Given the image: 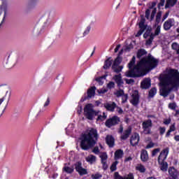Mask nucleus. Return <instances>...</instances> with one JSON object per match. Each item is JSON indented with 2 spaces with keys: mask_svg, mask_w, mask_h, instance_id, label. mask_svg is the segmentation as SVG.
Returning <instances> with one entry per match:
<instances>
[{
  "mask_svg": "<svg viewBox=\"0 0 179 179\" xmlns=\"http://www.w3.org/2000/svg\"><path fill=\"white\" fill-rule=\"evenodd\" d=\"M152 123L151 120H145L143 122L142 127H143V132L144 134H145V135H149L152 134V131L150 130V128H152Z\"/></svg>",
  "mask_w": 179,
  "mask_h": 179,
  "instance_id": "6e6552de",
  "label": "nucleus"
},
{
  "mask_svg": "<svg viewBox=\"0 0 179 179\" xmlns=\"http://www.w3.org/2000/svg\"><path fill=\"white\" fill-rule=\"evenodd\" d=\"M99 139V134L96 129H89L80 138V146L83 150H87L96 145V141Z\"/></svg>",
  "mask_w": 179,
  "mask_h": 179,
  "instance_id": "7ed1b4c3",
  "label": "nucleus"
},
{
  "mask_svg": "<svg viewBox=\"0 0 179 179\" xmlns=\"http://www.w3.org/2000/svg\"><path fill=\"white\" fill-rule=\"evenodd\" d=\"M169 13L166 12L163 17V20H166V19H167V17H169Z\"/></svg>",
  "mask_w": 179,
  "mask_h": 179,
  "instance_id": "e2e57ef3",
  "label": "nucleus"
},
{
  "mask_svg": "<svg viewBox=\"0 0 179 179\" xmlns=\"http://www.w3.org/2000/svg\"><path fill=\"white\" fill-rule=\"evenodd\" d=\"M94 94H96V87H92L88 90L87 96L92 99V97H94Z\"/></svg>",
  "mask_w": 179,
  "mask_h": 179,
  "instance_id": "cd10ccee",
  "label": "nucleus"
},
{
  "mask_svg": "<svg viewBox=\"0 0 179 179\" xmlns=\"http://www.w3.org/2000/svg\"><path fill=\"white\" fill-rule=\"evenodd\" d=\"M63 170L66 171V173H68L69 174H71V173H73V168L72 167L64 166Z\"/></svg>",
  "mask_w": 179,
  "mask_h": 179,
  "instance_id": "58836bf2",
  "label": "nucleus"
},
{
  "mask_svg": "<svg viewBox=\"0 0 179 179\" xmlns=\"http://www.w3.org/2000/svg\"><path fill=\"white\" fill-rule=\"evenodd\" d=\"M169 131H171L172 132H174V131H176V124H173L170 126Z\"/></svg>",
  "mask_w": 179,
  "mask_h": 179,
  "instance_id": "4d7b16f0",
  "label": "nucleus"
},
{
  "mask_svg": "<svg viewBox=\"0 0 179 179\" xmlns=\"http://www.w3.org/2000/svg\"><path fill=\"white\" fill-rule=\"evenodd\" d=\"M117 164H118V162L116 161L113 162L110 166L111 171H115L117 170Z\"/></svg>",
  "mask_w": 179,
  "mask_h": 179,
  "instance_id": "79ce46f5",
  "label": "nucleus"
},
{
  "mask_svg": "<svg viewBox=\"0 0 179 179\" xmlns=\"http://www.w3.org/2000/svg\"><path fill=\"white\" fill-rule=\"evenodd\" d=\"M141 159L143 162L148 161V159H149V155H148V151L143 150L141 152Z\"/></svg>",
  "mask_w": 179,
  "mask_h": 179,
  "instance_id": "c756f323",
  "label": "nucleus"
},
{
  "mask_svg": "<svg viewBox=\"0 0 179 179\" xmlns=\"http://www.w3.org/2000/svg\"><path fill=\"white\" fill-rule=\"evenodd\" d=\"M106 141V143H107V145H108L109 148H113V146H114L115 140H114L113 136H107Z\"/></svg>",
  "mask_w": 179,
  "mask_h": 179,
  "instance_id": "393cba45",
  "label": "nucleus"
},
{
  "mask_svg": "<svg viewBox=\"0 0 179 179\" xmlns=\"http://www.w3.org/2000/svg\"><path fill=\"white\" fill-rule=\"evenodd\" d=\"M150 83V78H145L141 82V88L142 89H149V87L151 86Z\"/></svg>",
  "mask_w": 179,
  "mask_h": 179,
  "instance_id": "aec40b11",
  "label": "nucleus"
},
{
  "mask_svg": "<svg viewBox=\"0 0 179 179\" xmlns=\"http://www.w3.org/2000/svg\"><path fill=\"white\" fill-rule=\"evenodd\" d=\"M96 80L99 83V85H103V77L96 78Z\"/></svg>",
  "mask_w": 179,
  "mask_h": 179,
  "instance_id": "6e6d98bb",
  "label": "nucleus"
},
{
  "mask_svg": "<svg viewBox=\"0 0 179 179\" xmlns=\"http://www.w3.org/2000/svg\"><path fill=\"white\" fill-rule=\"evenodd\" d=\"M159 152H160V149L159 148H157V149L154 150L152 151V156H156V154L159 153Z\"/></svg>",
  "mask_w": 179,
  "mask_h": 179,
  "instance_id": "bf43d9fd",
  "label": "nucleus"
},
{
  "mask_svg": "<svg viewBox=\"0 0 179 179\" xmlns=\"http://www.w3.org/2000/svg\"><path fill=\"white\" fill-rule=\"evenodd\" d=\"M177 0H166L165 8H171L172 6H175Z\"/></svg>",
  "mask_w": 179,
  "mask_h": 179,
  "instance_id": "7c9ffc66",
  "label": "nucleus"
},
{
  "mask_svg": "<svg viewBox=\"0 0 179 179\" xmlns=\"http://www.w3.org/2000/svg\"><path fill=\"white\" fill-rule=\"evenodd\" d=\"M121 61L122 59H120V57H117L115 59L114 63L112 66L113 71L116 73H120V72L122 71V66H120V64H121Z\"/></svg>",
  "mask_w": 179,
  "mask_h": 179,
  "instance_id": "1a4fd4ad",
  "label": "nucleus"
},
{
  "mask_svg": "<svg viewBox=\"0 0 179 179\" xmlns=\"http://www.w3.org/2000/svg\"><path fill=\"white\" fill-rule=\"evenodd\" d=\"M114 177L115 179H134V174L129 173L127 176L123 178L121 176H120V173H118V172H115Z\"/></svg>",
  "mask_w": 179,
  "mask_h": 179,
  "instance_id": "412c9836",
  "label": "nucleus"
},
{
  "mask_svg": "<svg viewBox=\"0 0 179 179\" xmlns=\"http://www.w3.org/2000/svg\"><path fill=\"white\" fill-rule=\"evenodd\" d=\"M76 170L80 176H85V174H87V171L82 167V164L80 162H77L76 164Z\"/></svg>",
  "mask_w": 179,
  "mask_h": 179,
  "instance_id": "2eb2a0df",
  "label": "nucleus"
},
{
  "mask_svg": "<svg viewBox=\"0 0 179 179\" xmlns=\"http://www.w3.org/2000/svg\"><path fill=\"white\" fill-rule=\"evenodd\" d=\"M8 14V8L5 4L0 6V29L6 22V15Z\"/></svg>",
  "mask_w": 179,
  "mask_h": 179,
  "instance_id": "0eeeda50",
  "label": "nucleus"
},
{
  "mask_svg": "<svg viewBox=\"0 0 179 179\" xmlns=\"http://www.w3.org/2000/svg\"><path fill=\"white\" fill-rule=\"evenodd\" d=\"M127 83L130 85L131 83H134V80L130 79V80H126Z\"/></svg>",
  "mask_w": 179,
  "mask_h": 179,
  "instance_id": "338daca9",
  "label": "nucleus"
},
{
  "mask_svg": "<svg viewBox=\"0 0 179 179\" xmlns=\"http://www.w3.org/2000/svg\"><path fill=\"white\" fill-rule=\"evenodd\" d=\"M158 163L162 171H167V169L169 167L167 162H164V160H158Z\"/></svg>",
  "mask_w": 179,
  "mask_h": 179,
  "instance_id": "b1692460",
  "label": "nucleus"
},
{
  "mask_svg": "<svg viewBox=\"0 0 179 179\" xmlns=\"http://www.w3.org/2000/svg\"><path fill=\"white\" fill-rule=\"evenodd\" d=\"M174 139H175V141H176L177 142H179V135L176 136L174 137Z\"/></svg>",
  "mask_w": 179,
  "mask_h": 179,
  "instance_id": "774afa93",
  "label": "nucleus"
},
{
  "mask_svg": "<svg viewBox=\"0 0 179 179\" xmlns=\"http://www.w3.org/2000/svg\"><path fill=\"white\" fill-rule=\"evenodd\" d=\"M111 64H113V60H110V59H108L105 62V64L103 66V69H108V68H110V66H111Z\"/></svg>",
  "mask_w": 179,
  "mask_h": 179,
  "instance_id": "f704fd0d",
  "label": "nucleus"
},
{
  "mask_svg": "<svg viewBox=\"0 0 179 179\" xmlns=\"http://www.w3.org/2000/svg\"><path fill=\"white\" fill-rule=\"evenodd\" d=\"M166 0H160L159 3L158 4V8H161V6H164V3Z\"/></svg>",
  "mask_w": 179,
  "mask_h": 179,
  "instance_id": "13d9d810",
  "label": "nucleus"
},
{
  "mask_svg": "<svg viewBox=\"0 0 179 179\" xmlns=\"http://www.w3.org/2000/svg\"><path fill=\"white\" fill-rule=\"evenodd\" d=\"M128 100V95L127 94H123L122 96V103H127Z\"/></svg>",
  "mask_w": 179,
  "mask_h": 179,
  "instance_id": "de8ad7c7",
  "label": "nucleus"
},
{
  "mask_svg": "<svg viewBox=\"0 0 179 179\" xmlns=\"http://www.w3.org/2000/svg\"><path fill=\"white\" fill-rule=\"evenodd\" d=\"M114 94L115 96H116V97H122L124 94V90H117L114 93Z\"/></svg>",
  "mask_w": 179,
  "mask_h": 179,
  "instance_id": "e433bc0d",
  "label": "nucleus"
},
{
  "mask_svg": "<svg viewBox=\"0 0 179 179\" xmlns=\"http://www.w3.org/2000/svg\"><path fill=\"white\" fill-rule=\"evenodd\" d=\"M118 122H120V118L117 116H114L113 117L108 120L106 122V125L108 128H111V127H113L114 125H117V124H118Z\"/></svg>",
  "mask_w": 179,
  "mask_h": 179,
  "instance_id": "4468645a",
  "label": "nucleus"
},
{
  "mask_svg": "<svg viewBox=\"0 0 179 179\" xmlns=\"http://www.w3.org/2000/svg\"><path fill=\"white\" fill-rule=\"evenodd\" d=\"M124 156V151L122 150H117L115 152V160H119Z\"/></svg>",
  "mask_w": 179,
  "mask_h": 179,
  "instance_id": "bb28decb",
  "label": "nucleus"
},
{
  "mask_svg": "<svg viewBox=\"0 0 179 179\" xmlns=\"http://www.w3.org/2000/svg\"><path fill=\"white\" fill-rule=\"evenodd\" d=\"M171 122V119L169 118V119H165L164 120V124L165 125H169V124H170Z\"/></svg>",
  "mask_w": 179,
  "mask_h": 179,
  "instance_id": "5fc2aeb1",
  "label": "nucleus"
},
{
  "mask_svg": "<svg viewBox=\"0 0 179 179\" xmlns=\"http://www.w3.org/2000/svg\"><path fill=\"white\" fill-rule=\"evenodd\" d=\"M131 160H132V157H126V159H124V162H131Z\"/></svg>",
  "mask_w": 179,
  "mask_h": 179,
  "instance_id": "69168bd1",
  "label": "nucleus"
},
{
  "mask_svg": "<svg viewBox=\"0 0 179 179\" xmlns=\"http://www.w3.org/2000/svg\"><path fill=\"white\" fill-rule=\"evenodd\" d=\"M154 145L155 144H153V143H150L148 145H147L146 149H150L151 148H153Z\"/></svg>",
  "mask_w": 179,
  "mask_h": 179,
  "instance_id": "680f3d73",
  "label": "nucleus"
},
{
  "mask_svg": "<svg viewBox=\"0 0 179 179\" xmlns=\"http://www.w3.org/2000/svg\"><path fill=\"white\" fill-rule=\"evenodd\" d=\"M136 170L140 171L141 173H145L146 171V169H145V166L142 164H138L136 166Z\"/></svg>",
  "mask_w": 179,
  "mask_h": 179,
  "instance_id": "c9c22d12",
  "label": "nucleus"
},
{
  "mask_svg": "<svg viewBox=\"0 0 179 179\" xmlns=\"http://www.w3.org/2000/svg\"><path fill=\"white\" fill-rule=\"evenodd\" d=\"M158 64L159 60L154 58L152 55H148V57L141 59L137 65L134 67V65H135V57H133L132 59L129 63V71L126 72L125 75L127 78H139L141 76H145L149 71L155 69Z\"/></svg>",
  "mask_w": 179,
  "mask_h": 179,
  "instance_id": "f257e3e1",
  "label": "nucleus"
},
{
  "mask_svg": "<svg viewBox=\"0 0 179 179\" xmlns=\"http://www.w3.org/2000/svg\"><path fill=\"white\" fill-rule=\"evenodd\" d=\"M172 48L173 50H175L176 51L177 54H179V45L177 43H173L172 44Z\"/></svg>",
  "mask_w": 179,
  "mask_h": 179,
  "instance_id": "a19ab883",
  "label": "nucleus"
},
{
  "mask_svg": "<svg viewBox=\"0 0 179 179\" xmlns=\"http://www.w3.org/2000/svg\"><path fill=\"white\" fill-rule=\"evenodd\" d=\"M114 86H115V84L114 83V82H110L107 85L108 89H113V87H114Z\"/></svg>",
  "mask_w": 179,
  "mask_h": 179,
  "instance_id": "8fccbe9b",
  "label": "nucleus"
},
{
  "mask_svg": "<svg viewBox=\"0 0 179 179\" xmlns=\"http://www.w3.org/2000/svg\"><path fill=\"white\" fill-rule=\"evenodd\" d=\"M16 64H17V57H8L4 66L7 69H12Z\"/></svg>",
  "mask_w": 179,
  "mask_h": 179,
  "instance_id": "9b49d317",
  "label": "nucleus"
},
{
  "mask_svg": "<svg viewBox=\"0 0 179 179\" xmlns=\"http://www.w3.org/2000/svg\"><path fill=\"white\" fill-rule=\"evenodd\" d=\"M174 26V20H168L164 24V30H170Z\"/></svg>",
  "mask_w": 179,
  "mask_h": 179,
  "instance_id": "6ab92c4d",
  "label": "nucleus"
},
{
  "mask_svg": "<svg viewBox=\"0 0 179 179\" xmlns=\"http://www.w3.org/2000/svg\"><path fill=\"white\" fill-rule=\"evenodd\" d=\"M161 19H162V11H159L157 14L156 20H155L156 23L155 24H158V23L160 22Z\"/></svg>",
  "mask_w": 179,
  "mask_h": 179,
  "instance_id": "4c0bfd02",
  "label": "nucleus"
},
{
  "mask_svg": "<svg viewBox=\"0 0 179 179\" xmlns=\"http://www.w3.org/2000/svg\"><path fill=\"white\" fill-rule=\"evenodd\" d=\"M92 29V27H91L90 26H87V27L85 28V31H84V33H83L84 36H86V35H87L89 33H90V29Z\"/></svg>",
  "mask_w": 179,
  "mask_h": 179,
  "instance_id": "a18cd8bd",
  "label": "nucleus"
},
{
  "mask_svg": "<svg viewBox=\"0 0 179 179\" xmlns=\"http://www.w3.org/2000/svg\"><path fill=\"white\" fill-rule=\"evenodd\" d=\"M139 143V134H134L132 135L130 141L131 145L132 146H136V144Z\"/></svg>",
  "mask_w": 179,
  "mask_h": 179,
  "instance_id": "a211bd4d",
  "label": "nucleus"
},
{
  "mask_svg": "<svg viewBox=\"0 0 179 179\" xmlns=\"http://www.w3.org/2000/svg\"><path fill=\"white\" fill-rule=\"evenodd\" d=\"M92 179H99L101 178V174L100 173H95L92 175Z\"/></svg>",
  "mask_w": 179,
  "mask_h": 179,
  "instance_id": "49530a36",
  "label": "nucleus"
},
{
  "mask_svg": "<svg viewBox=\"0 0 179 179\" xmlns=\"http://www.w3.org/2000/svg\"><path fill=\"white\" fill-rule=\"evenodd\" d=\"M105 108L108 110V111H114V109L115 107H117V104L115 102H113L111 103H106L104 104Z\"/></svg>",
  "mask_w": 179,
  "mask_h": 179,
  "instance_id": "5701e85b",
  "label": "nucleus"
},
{
  "mask_svg": "<svg viewBox=\"0 0 179 179\" xmlns=\"http://www.w3.org/2000/svg\"><path fill=\"white\" fill-rule=\"evenodd\" d=\"M166 132V127H159V133L163 135Z\"/></svg>",
  "mask_w": 179,
  "mask_h": 179,
  "instance_id": "864d4df0",
  "label": "nucleus"
},
{
  "mask_svg": "<svg viewBox=\"0 0 179 179\" xmlns=\"http://www.w3.org/2000/svg\"><path fill=\"white\" fill-rule=\"evenodd\" d=\"M85 160L88 162L90 163V164H93V163H95L96 162V156L94 155H88L86 157Z\"/></svg>",
  "mask_w": 179,
  "mask_h": 179,
  "instance_id": "c85d7f7f",
  "label": "nucleus"
},
{
  "mask_svg": "<svg viewBox=\"0 0 179 179\" xmlns=\"http://www.w3.org/2000/svg\"><path fill=\"white\" fill-rule=\"evenodd\" d=\"M93 153L95 155H99L100 153V150H99V147H95L93 150Z\"/></svg>",
  "mask_w": 179,
  "mask_h": 179,
  "instance_id": "603ef678",
  "label": "nucleus"
},
{
  "mask_svg": "<svg viewBox=\"0 0 179 179\" xmlns=\"http://www.w3.org/2000/svg\"><path fill=\"white\" fill-rule=\"evenodd\" d=\"M169 108H171V110H176L177 104H176V103H171L169 104Z\"/></svg>",
  "mask_w": 179,
  "mask_h": 179,
  "instance_id": "09e8293b",
  "label": "nucleus"
},
{
  "mask_svg": "<svg viewBox=\"0 0 179 179\" xmlns=\"http://www.w3.org/2000/svg\"><path fill=\"white\" fill-rule=\"evenodd\" d=\"M146 54H147L146 50H145L144 49H140L137 52V58H142V57H143L144 55H146Z\"/></svg>",
  "mask_w": 179,
  "mask_h": 179,
  "instance_id": "72a5a7b5",
  "label": "nucleus"
},
{
  "mask_svg": "<svg viewBox=\"0 0 179 179\" xmlns=\"http://www.w3.org/2000/svg\"><path fill=\"white\" fill-rule=\"evenodd\" d=\"M145 30H146V29H145V28H140V30L136 34V37H139L140 36H142V34H143Z\"/></svg>",
  "mask_w": 179,
  "mask_h": 179,
  "instance_id": "37998d69",
  "label": "nucleus"
},
{
  "mask_svg": "<svg viewBox=\"0 0 179 179\" xmlns=\"http://www.w3.org/2000/svg\"><path fill=\"white\" fill-rule=\"evenodd\" d=\"M130 103L135 107L139 104V94L137 90H134L132 92Z\"/></svg>",
  "mask_w": 179,
  "mask_h": 179,
  "instance_id": "9d476101",
  "label": "nucleus"
},
{
  "mask_svg": "<svg viewBox=\"0 0 179 179\" xmlns=\"http://www.w3.org/2000/svg\"><path fill=\"white\" fill-rule=\"evenodd\" d=\"M145 22H146V20H145V17H143V16H141V19L140 20V22L138 23L139 28L145 29L147 30L148 29H150V27L145 24Z\"/></svg>",
  "mask_w": 179,
  "mask_h": 179,
  "instance_id": "a878e982",
  "label": "nucleus"
},
{
  "mask_svg": "<svg viewBox=\"0 0 179 179\" xmlns=\"http://www.w3.org/2000/svg\"><path fill=\"white\" fill-rule=\"evenodd\" d=\"M131 128H128L123 134V135L121 136V139H127V138L131 134Z\"/></svg>",
  "mask_w": 179,
  "mask_h": 179,
  "instance_id": "473e14b6",
  "label": "nucleus"
},
{
  "mask_svg": "<svg viewBox=\"0 0 179 179\" xmlns=\"http://www.w3.org/2000/svg\"><path fill=\"white\" fill-rule=\"evenodd\" d=\"M157 12V8H156V2L151 3L149 8L145 10V17L148 20H153L155 19V15Z\"/></svg>",
  "mask_w": 179,
  "mask_h": 179,
  "instance_id": "423d86ee",
  "label": "nucleus"
},
{
  "mask_svg": "<svg viewBox=\"0 0 179 179\" xmlns=\"http://www.w3.org/2000/svg\"><path fill=\"white\" fill-rule=\"evenodd\" d=\"M0 93H5L4 96L0 99V117H2V114L5 112L6 106H8V102L5 101L6 97L8 98V101H9V99L10 98V87L6 85H0Z\"/></svg>",
  "mask_w": 179,
  "mask_h": 179,
  "instance_id": "20e7f679",
  "label": "nucleus"
},
{
  "mask_svg": "<svg viewBox=\"0 0 179 179\" xmlns=\"http://www.w3.org/2000/svg\"><path fill=\"white\" fill-rule=\"evenodd\" d=\"M121 48V45H117L115 48V52H118V50Z\"/></svg>",
  "mask_w": 179,
  "mask_h": 179,
  "instance_id": "0e129e2a",
  "label": "nucleus"
},
{
  "mask_svg": "<svg viewBox=\"0 0 179 179\" xmlns=\"http://www.w3.org/2000/svg\"><path fill=\"white\" fill-rule=\"evenodd\" d=\"M93 104L88 103L84 107V115L87 120L92 121L96 115H99V112L93 109Z\"/></svg>",
  "mask_w": 179,
  "mask_h": 179,
  "instance_id": "39448f33",
  "label": "nucleus"
},
{
  "mask_svg": "<svg viewBox=\"0 0 179 179\" xmlns=\"http://www.w3.org/2000/svg\"><path fill=\"white\" fill-rule=\"evenodd\" d=\"M115 83H117L119 87H121L122 85H124V81H122V78L121 77V74L116 75L113 77Z\"/></svg>",
  "mask_w": 179,
  "mask_h": 179,
  "instance_id": "4be33fe9",
  "label": "nucleus"
},
{
  "mask_svg": "<svg viewBox=\"0 0 179 179\" xmlns=\"http://www.w3.org/2000/svg\"><path fill=\"white\" fill-rule=\"evenodd\" d=\"M161 31H162V25H157V24H155V33L151 34H153L155 37V36H159Z\"/></svg>",
  "mask_w": 179,
  "mask_h": 179,
  "instance_id": "2f4dec72",
  "label": "nucleus"
},
{
  "mask_svg": "<svg viewBox=\"0 0 179 179\" xmlns=\"http://www.w3.org/2000/svg\"><path fill=\"white\" fill-rule=\"evenodd\" d=\"M169 148L164 149L161 152V153H160V155H159V156L158 157V160H164V161H165L166 159H167V156H169Z\"/></svg>",
  "mask_w": 179,
  "mask_h": 179,
  "instance_id": "f3484780",
  "label": "nucleus"
},
{
  "mask_svg": "<svg viewBox=\"0 0 179 179\" xmlns=\"http://www.w3.org/2000/svg\"><path fill=\"white\" fill-rule=\"evenodd\" d=\"M106 118H107V115H106V113H103V115H99L98 116V120H101V121H104V120H106Z\"/></svg>",
  "mask_w": 179,
  "mask_h": 179,
  "instance_id": "c03bdc74",
  "label": "nucleus"
},
{
  "mask_svg": "<svg viewBox=\"0 0 179 179\" xmlns=\"http://www.w3.org/2000/svg\"><path fill=\"white\" fill-rule=\"evenodd\" d=\"M116 111L118 113V114H123L124 110H122V108L120 107H117Z\"/></svg>",
  "mask_w": 179,
  "mask_h": 179,
  "instance_id": "052dcab7",
  "label": "nucleus"
},
{
  "mask_svg": "<svg viewBox=\"0 0 179 179\" xmlns=\"http://www.w3.org/2000/svg\"><path fill=\"white\" fill-rule=\"evenodd\" d=\"M161 88L159 93L163 97H167L171 90H179V73L175 69H167L159 76Z\"/></svg>",
  "mask_w": 179,
  "mask_h": 179,
  "instance_id": "f03ea898",
  "label": "nucleus"
},
{
  "mask_svg": "<svg viewBox=\"0 0 179 179\" xmlns=\"http://www.w3.org/2000/svg\"><path fill=\"white\" fill-rule=\"evenodd\" d=\"M100 158H101V164H103V167L104 170H106L107 167H108V166L107 165V159H108V156L107 155V153L102 152L100 155Z\"/></svg>",
  "mask_w": 179,
  "mask_h": 179,
  "instance_id": "dca6fc26",
  "label": "nucleus"
},
{
  "mask_svg": "<svg viewBox=\"0 0 179 179\" xmlns=\"http://www.w3.org/2000/svg\"><path fill=\"white\" fill-rule=\"evenodd\" d=\"M98 93L99 94H104V93H107V90L106 88H102L101 90H98Z\"/></svg>",
  "mask_w": 179,
  "mask_h": 179,
  "instance_id": "3c124183",
  "label": "nucleus"
},
{
  "mask_svg": "<svg viewBox=\"0 0 179 179\" xmlns=\"http://www.w3.org/2000/svg\"><path fill=\"white\" fill-rule=\"evenodd\" d=\"M169 176L166 179H178L179 177L178 171L174 167L169 169Z\"/></svg>",
  "mask_w": 179,
  "mask_h": 179,
  "instance_id": "ddd939ff",
  "label": "nucleus"
},
{
  "mask_svg": "<svg viewBox=\"0 0 179 179\" xmlns=\"http://www.w3.org/2000/svg\"><path fill=\"white\" fill-rule=\"evenodd\" d=\"M157 93V90L156 88H152L149 92L150 97H153Z\"/></svg>",
  "mask_w": 179,
  "mask_h": 179,
  "instance_id": "ea45409f",
  "label": "nucleus"
},
{
  "mask_svg": "<svg viewBox=\"0 0 179 179\" xmlns=\"http://www.w3.org/2000/svg\"><path fill=\"white\" fill-rule=\"evenodd\" d=\"M152 31V28H148L145 33L143 34L144 38H149L146 41L145 45H150L152 44V42L153 41V39L155 38L154 34H150V32Z\"/></svg>",
  "mask_w": 179,
  "mask_h": 179,
  "instance_id": "f8f14e48",
  "label": "nucleus"
}]
</instances>
